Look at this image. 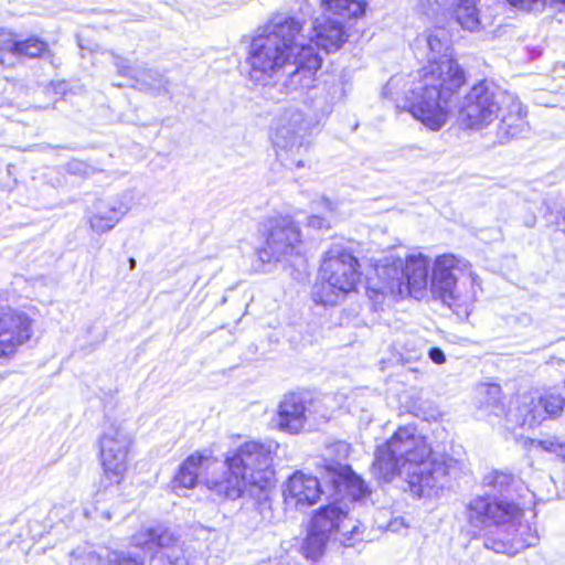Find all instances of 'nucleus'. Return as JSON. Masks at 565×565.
Masks as SVG:
<instances>
[{"label": "nucleus", "mask_w": 565, "mask_h": 565, "mask_svg": "<svg viewBox=\"0 0 565 565\" xmlns=\"http://www.w3.org/2000/svg\"><path fill=\"white\" fill-rule=\"evenodd\" d=\"M116 565H145L140 557L124 555L116 559Z\"/></svg>", "instance_id": "obj_39"}, {"label": "nucleus", "mask_w": 565, "mask_h": 565, "mask_svg": "<svg viewBox=\"0 0 565 565\" xmlns=\"http://www.w3.org/2000/svg\"><path fill=\"white\" fill-rule=\"evenodd\" d=\"M114 63H115V66L117 67L118 70V73L120 75H124V76H129L131 78H134L136 75V71L132 70V67L128 64V61L118 56V55H114Z\"/></svg>", "instance_id": "obj_36"}, {"label": "nucleus", "mask_w": 565, "mask_h": 565, "mask_svg": "<svg viewBox=\"0 0 565 565\" xmlns=\"http://www.w3.org/2000/svg\"><path fill=\"white\" fill-rule=\"evenodd\" d=\"M416 49L427 64L416 72L408 90L409 111L437 131L447 122L451 98L466 83L465 71L452 56L450 34L445 28L436 26L418 36Z\"/></svg>", "instance_id": "obj_1"}, {"label": "nucleus", "mask_w": 565, "mask_h": 565, "mask_svg": "<svg viewBox=\"0 0 565 565\" xmlns=\"http://www.w3.org/2000/svg\"><path fill=\"white\" fill-rule=\"evenodd\" d=\"M406 286L408 287V291L411 292V287H413L414 285L407 284Z\"/></svg>", "instance_id": "obj_43"}, {"label": "nucleus", "mask_w": 565, "mask_h": 565, "mask_svg": "<svg viewBox=\"0 0 565 565\" xmlns=\"http://www.w3.org/2000/svg\"><path fill=\"white\" fill-rule=\"evenodd\" d=\"M430 259L428 256L416 253L403 258L405 282H428Z\"/></svg>", "instance_id": "obj_27"}, {"label": "nucleus", "mask_w": 565, "mask_h": 565, "mask_svg": "<svg viewBox=\"0 0 565 565\" xmlns=\"http://www.w3.org/2000/svg\"><path fill=\"white\" fill-rule=\"evenodd\" d=\"M359 260L340 246L326 252L319 269L320 282H360Z\"/></svg>", "instance_id": "obj_17"}, {"label": "nucleus", "mask_w": 565, "mask_h": 565, "mask_svg": "<svg viewBox=\"0 0 565 565\" xmlns=\"http://www.w3.org/2000/svg\"><path fill=\"white\" fill-rule=\"evenodd\" d=\"M500 114H502V118L497 130V138L500 143H507L529 131L530 127L525 120L526 111L515 95L508 94Z\"/></svg>", "instance_id": "obj_21"}, {"label": "nucleus", "mask_w": 565, "mask_h": 565, "mask_svg": "<svg viewBox=\"0 0 565 565\" xmlns=\"http://www.w3.org/2000/svg\"><path fill=\"white\" fill-rule=\"evenodd\" d=\"M512 6L526 11L542 10L546 6V0H508Z\"/></svg>", "instance_id": "obj_35"}, {"label": "nucleus", "mask_w": 565, "mask_h": 565, "mask_svg": "<svg viewBox=\"0 0 565 565\" xmlns=\"http://www.w3.org/2000/svg\"><path fill=\"white\" fill-rule=\"evenodd\" d=\"M479 0H420L419 6L425 14L439 11L451 14L462 29L476 31L480 25L477 2Z\"/></svg>", "instance_id": "obj_18"}, {"label": "nucleus", "mask_w": 565, "mask_h": 565, "mask_svg": "<svg viewBox=\"0 0 565 565\" xmlns=\"http://www.w3.org/2000/svg\"><path fill=\"white\" fill-rule=\"evenodd\" d=\"M522 508L513 501L492 495H479L467 507V518L471 525L503 526L520 520Z\"/></svg>", "instance_id": "obj_13"}, {"label": "nucleus", "mask_w": 565, "mask_h": 565, "mask_svg": "<svg viewBox=\"0 0 565 565\" xmlns=\"http://www.w3.org/2000/svg\"><path fill=\"white\" fill-rule=\"evenodd\" d=\"M376 277L383 282H405L403 257L390 254L381 258L374 266Z\"/></svg>", "instance_id": "obj_28"}, {"label": "nucleus", "mask_w": 565, "mask_h": 565, "mask_svg": "<svg viewBox=\"0 0 565 565\" xmlns=\"http://www.w3.org/2000/svg\"><path fill=\"white\" fill-rule=\"evenodd\" d=\"M323 494L318 477L302 470L294 471L284 482L281 495L286 509L303 510L317 504Z\"/></svg>", "instance_id": "obj_16"}, {"label": "nucleus", "mask_w": 565, "mask_h": 565, "mask_svg": "<svg viewBox=\"0 0 565 565\" xmlns=\"http://www.w3.org/2000/svg\"><path fill=\"white\" fill-rule=\"evenodd\" d=\"M308 525L343 547H353L364 540L362 524L337 502L323 504L315 510Z\"/></svg>", "instance_id": "obj_8"}, {"label": "nucleus", "mask_w": 565, "mask_h": 565, "mask_svg": "<svg viewBox=\"0 0 565 565\" xmlns=\"http://www.w3.org/2000/svg\"><path fill=\"white\" fill-rule=\"evenodd\" d=\"M305 23L295 17L276 15L258 30L248 49L249 77L270 85L306 46Z\"/></svg>", "instance_id": "obj_4"}, {"label": "nucleus", "mask_w": 565, "mask_h": 565, "mask_svg": "<svg viewBox=\"0 0 565 565\" xmlns=\"http://www.w3.org/2000/svg\"><path fill=\"white\" fill-rule=\"evenodd\" d=\"M33 319L23 310L0 307V361L12 360L33 337Z\"/></svg>", "instance_id": "obj_12"}, {"label": "nucleus", "mask_w": 565, "mask_h": 565, "mask_svg": "<svg viewBox=\"0 0 565 565\" xmlns=\"http://www.w3.org/2000/svg\"><path fill=\"white\" fill-rule=\"evenodd\" d=\"M329 542V539L308 525L306 536L300 546V553L306 559L317 562L324 554Z\"/></svg>", "instance_id": "obj_29"}, {"label": "nucleus", "mask_w": 565, "mask_h": 565, "mask_svg": "<svg viewBox=\"0 0 565 565\" xmlns=\"http://www.w3.org/2000/svg\"><path fill=\"white\" fill-rule=\"evenodd\" d=\"M275 482L269 450L259 441H245L223 457V470L205 478V488L220 502H234L268 491Z\"/></svg>", "instance_id": "obj_3"}, {"label": "nucleus", "mask_w": 565, "mask_h": 565, "mask_svg": "<svg viewBox=\"0 0 565 565\" xmlns=\"http://www.w3.org/2000/svg\"><path fill=\"white\" fill-rule=\"evenodd\" d=\"M128 263H129V269H134L136 267V260L134 258H129L128 259Z\"/></svg>", "instance_id": "obj_42"}, {"label": "nucleus", "mask_w": 565, "mask_h": 565, "mask_svg": "<svg viewBox=\"0 0 565 565\" xmlns=\"http://www.w3.org/2000/svg\"><path fill=\"white\" fill-rule=\"evenodd\" d=\"M131 195L124 193L108 200H98L94 215L90 217V226L98 233H105L115 227L120 218L130 210Z\"/></svg>", "instance_id": "obj_22"}, {"label": "nucleus", "mask_w": 565, "mask_h": 565, "mask_svg": "<svg viewBox=\"0 0 565 565\" xmlns=\"http://www.w3.org/2000/svg\"><path fill=\"white\" fill-rule=\"evenodd\" d=\"M407 469L409 491L420 498L435 486V475L444 469V462L434 454L427 438L408 426H399L374 451L371 472L381 482H392Z\"/></svg>", "instance_id": "obj_2"}, {"label": "nucleus", "mask_w": 565, "mask_h": 565, "mask_svg": "<svg viewBox=\"0 0 565 565\" xmlns=\"http://www.w3.org/2000/svg\"><path fill=\"white\" fill-rule=\"evenodd\" d=\"M565 413V397L555 388H545L518 408L519 425L534 429L545 422L559 419Z\"/></svg>", "instance_id": "obj_14"}, {"label": "nucleus", "mask_w": 565, "mask_h": 565, "mask_svg": "<svg viewBox=\"0 0 565 565\" xmlns=\"http://www.w3.org/2000/svg\"><path fill=\"white\" fill-rule=\"evenodd\" d=\"M264 246L258 249L263 264L288 262L300 256L303 249L302 232L298 222L290 215H275L264 224Z\"/></svg>", "instance_id": "obj_6"}, {"label": "nucleus", "mask_w": 565, "mask_h": 565, "mask_svg": "<svg viewBox=\"0 0 565 565\" xmlns=\"http://www.w3.org/2000/svg\"><path fill=\"white\" fill-rule=\"evenodd\" d=\"M321 63L319 53L308 43L270 85L277 86L284 94H302L316 86V74Z\"/></svg>", "instance_id": "obj_11"}, {"label": "nucleus", "mask_w": 565, "mask_h": 565, "mask_svg": "<svg viewBox=\"0 0 565 565\" xmlns=\"http://www.w3.org/2000/svg\"><path fill=\"white\" fill-rule=\"evenodd\" d=\"M130 441L119 433L104 434L99 439L102 475L96 492L105 494L119 487L128 471Z\"/></svg>", "instance_id": "obj_10"}, {"label": "nucleus", "mask_w": 565, "mask_h": 565, "mask_svg": "<svg viewBox=\"0 0 565 565\" xmlns=\"http://www.w3.org/2000/svg\"><path fill=\"white\" fill-rule=\"evenodd\" d=\"M311 31L313 36L307 35V42L311 43L316 51L321 49L327 53L337 52L349 39V30L344 22L328 15L317 18Z\"/></svg>", "instance_id": "obj_19"}, {"label": "nucleus", "mask_w": 565, "mask_h": 565, "mask_svg": "<svg viewBox=\"0 0 565 565\" xmlns=\"http://www.w3.org/2000/svg\"><path fill=\"white\" fill-rule=\"evenodd\" d=\"M136 76L134 77L137 82L148 86L151 89H156L158 92L164 90L167 92L168 81L167 78L160 74L158 71L153 70H145V71H136Z\"/></svg>", "instance_id": "obj_32"}, {"label": "nucleus", "mask_w": 565, "mask_h": 565, "mask_svg": "<svg viewBox=\"0 0 565 565\" xmlns=\"http://www.w3.org/2000/svg\"><path fill=\"white\" fill-rule=\"evenodd\" d=\"M309 131L310 122L299 108H286L278 117L271 140L276 158L286 169L306 166L310 148Z\"/></svg>", "instance_id": "obj_5"}, {"label": "nucleus", "mask_w": 565, "mask_h": 565, "mask_svg": "<svg viewBox=\"0 0 565 565\" xmlns=\"http://www.w3.org/2000/svg\"><path fill=\"white\" fill-rule=\"evenodd\" d=\"M546 4L550 6H565V0H546Z\"/></svg>", "instance_id": "obj_41"}, {"label": "nucleus", "mask_w": 565, "mask_h": 565, "mask_svg": "<svg viewBox=\"0 0 565 565\" xmlns=\"http://www.w3.org/2000/svg\"><path fill=\"white\" fill-rule=\"evenodd\" d=\"M67 171L72 174L88 177L95 172V169L81 160H72L67 163Z\"/></svg>", "instance_id": "obj_34"}, {"label": "nucleus", "mask_w": 565, "mask_h": 565, "mask_svg": "<svg viewBox=\"0 0 565 565\" xmlns=\"http://www.w3.org/2000/svg\"><path fill=\"white\" fill-rule=\"evenodd\" d=\"M321 6L326 12L344 22V20L363 17L367 2L365 0H321Z\"/></svg>", "instance_id": "obj_26"}, {"label": "nucleus", "mask_w": 565, "mask_h": 565, "mask_svg": "<svg viewBox=\"0 0 565 565\" xmlns=\"http://www.w3.org/2000/svg\"><path fill=\"white\" fill-rule=\"evenodd\" d=\"M320 471L333 494L349 502H360L370 498L372 490L364 479L348 463L326 461Z\"/></svg>", "instance_id": "obj_15"}, {"label": "nucleus", "mask_w": 565, "mask_h": 565, "mask_svg": "<svg viewBox=\"0 0 565 565\" xmlns=\"http://www.w3.org/2000/svg\"><path fill=\"white\" fill-rule=\"evenodd\" d=\"M131 542L134 547L151 552L150 565H190L179 537L166 527H142Z\"/></svg>", "instance_id": "obj_9"}, {"label": "nucleus", "mask_w": 565, "mask_h": 565, "mask_svg": "<svg viewBox=\"0 0 565 565\" xmlns=\"http://www.w3.org/2000/svg\"><path fill=\"white\" fill-rule=\"evenodd\" d=\"M210 460H215L211 454L206 455L201 451L190 454L180 463L173 477V482L175 486L184 489L195 488L199 483V470Z\"/></svg>", "instance_id": "obj_25"}, {"label": "nucleus", "mask_w": 565, "mask_h": 565, "mask_svg": "<svg viewBox=\"0 0 565 565\" xmlns=\"http://www.w3.org/2000/svg\"><path fill=\"white\" fill-rule=\"evenodd\" d=\"M484 546L495 553L514 555L519 551L525 548L526 544L515 540L514 537H510L508 531L501 530L497 535H487L484 539Z\"/></svg>", "instance_id": "obj_30"}, {"label": "nucleus", "mask_w": 565, "mask_h": 565, "mask_svg": "<svg viewBox=\"0 0 565 565\" xmlns=\"http://www.w3.org/2000/svg\"><path fill=\"white\" fill-rule=\"evenodd\" d=\"M307 225L309 227H312V228H316V230H323V228H329L330 227V225L327 222V220L323 218L322 216H319V215H311V216H309Z\"/></svg>", "instance_id": "obj_37"}, {"label": "nucleus", "mask_w": 565, "mask_h": 565, "mask_svg": "<svg viewBox=\"0 0 565 565\" xmlns=\"http://www.w3.org/2000/svg\"><path fill=\"white\" fill-rule=\"evenodd\" d=\"M537 445L543 448L544 450L552 451V450H558L561 455L565 458V444H557L556 447H554V444L551 443L547 445L544 440H539Z\"/></svg>", "instance_id": "obj_40"}, {"label": "nucleus", "mask_w": 565, "mask_h": 565, "mask_svg": "<svg viewBox=\"0 0 565 565\" xmlns=\"http://www.w3.org/2000/svg\"><path fill=\"white\" fill-rule=\"evenodd\" d=\"M436 298L440 299L448 307L457 305L458 297L455 295L451 285L440 286L437 290H433Z\"/></svg>", "instance_id": "obj_33"}, {"label": "nucleus", "mask_w": 565, "mask_h": 565, "mask_svg": "<svg viewBox=\"0 0 565 565\" xmlns=\"http://www.w3.org/2000/svg\"><path fill=\"white\" fill-rule=\"evenodd\" d=\"M355 285L343 289L341 285H320L315 294V301L322 306L338 305L350 291L354 290Z\"/></svg>", "instance_id": "obj_31"}, {"label": "nucleus", "mask_w": 565, "mask_h": 565, "mask_svg": "<svg viewBox=\"0 0 565 565\" xmlns=\"http://www.w3.org/2000/svg\"><path fill=\"white\" fill-rule=\"evenodd\" d=\"M508 94L487 82L473 85L459 105L458 124L463 129H483L498 118Z\"/></svg>", "instance_id": "obj_7"}, {"label": "nucleus", "mask_w": 565, "mask_h": 565, "mask_svg": "<svg viewBox=\"0 0 565 565\" xmlns=\"http://www.w3.org/2000/svg\"><path fill=\"white\" fill-rule=\"evenodd\" d=\"M46 46V43L38 36L20 39L17 34H9L0 42V64L13 66V58L38 57Z\"/></svg>", "instance_id": "obj_23"}, {"label": "nucleus", "mask_w": 565, "mask_h": 565, "mask_svg": "<svg viewBox=\"0 0 565 565\" xmlns=\"http://www.w3.org/2000/svg\"><path fill=\"white\" fill-rule=\"evenodd\" d=\"M276 414L280 430L299 434L308 420V401L302 393L289 392L279 402Z\"/></svg>", "instance_id": "obj_20"}, {"label": "nucleus", "mask_w": 565, "mask_h": 565, "mask_svg": "<svg viewBox=\"0 0 565 565\" xmlns=\"http://www.w3.org/2000/svg\"><path fill=\"white\" fill-rule=\"evenodd\" d=\"M428 356L435 364H444L446 362L444 352L437 347L429 349Z\"/></svg>", "instance_id": "obj_38"}, {"label": "nucleus", "mask_w": 565, "mask_h": 565, "mask_svg": "<svg viewBox=\"0 0 565 565\" xmlns=\"http://www.w3.org/2000/svg\"><path fill=\"white\" fill-rule=\"evenodd\" d=\"M431 275L433 277L430 282H458L460 280L466 281L468 279H471L472 282H475L470 264L466 259L459 258L454 254H444L438 256L435 259Z\"/></svg>", "instance_id": "obj_24"}]
</instances>
